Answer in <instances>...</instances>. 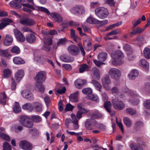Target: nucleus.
<instances>
[{"mask_svg": "<svg viewBox=\"0 0 150 150\" xmlns=\"http://www.w3.org/2000/svg\"><path fill=\"white\" fill-rule=\"evenodd\" d=\"M144 105L146 109L150 110V100H146L144 102Z\"/></svg>", "mask_w": 150, "mask_h": 150, "instance_id": "4d7b16f0", "label": "nucleus"}, {"mask_svg": "<svg viewBox=\"0 0 150 150\" xmlns=\"http://www.w3.org/2000/svg\"><path fill=\"white\" fill-rule=\"evenodd\" d=\"M22 108L24 110H30L32 109L33 106L31 104L27 103L23 105Z\"/></svg>", "mask_w": 150, "mask_h": 150, "instance_id": "864d4df0", "label": "nucleus"}, {"mask_svg": "<svg viewBox=\"0 0 150 150\" xmlns=\"http://www.w3.org/2000/svg\"><path fill=\"white\" fill-rule=\"evenodd\" d=\"M3 150H12V148L9 143L7 142H4Z\"/></svg>", "mask_w": 150, "mask_h": 150, "instance_id": "de8ad7c7", "label": "nucleus"}, {"mask_svg": "<svg viewBox=\"0 0 150 150\" xmlns=\"http://www.w3.org/2000/svg\"><path fill=\"white\" fill-rule=\"evenodd\" d=\"M116 122L121 131L123 132H124V128L122 122L120 121H118L117 120V118L116 119Z\"/></svg>", "mask_w": 150, "mask_h": 150, "instance_id": "0e129e2a", "label": "nucleus"}, {"mask_svg": "<svg viewBox=\"0 0 150 150\" xmlns=\"http://www.w3.org/2000/svg\"><path fill=\"white\" fill-rule=\"evenodd\" d=\"M46 73L44 71H40L36 74L35 79L36 82H42L45 79Z\"/></svg>", "mask_w": 150, "mask_h": 150, "instance_id": "4468645a", "label": "nucleus"}, {"mask_svg": "<svg viewBox=\"0 0 150 150\" xmlns=\"http://www.w3.org/2000/svg\"><path fill=\"white\" fill-rule=\"evenodd\" d=\"M67 50L70 54L74 56L78 55L79 53V48L74 45H70L67 48Z\"/></svg>", "mask_w": 150, "mask_h": 150, "instance_id": "6e6552de", "label": "nucleus"}, {"mask_svg": "<svg viewBox=\"0 0 150 150\" xmlns=\"http://www.w3.org/2000/svg\"><path fill=\"white\" fill-rule=\"evenodd\" d=\"M26 41L30 44L34 43L36 40V38L35 35L33 34L28 35L25 37Z\"/></svg>", "mask_w": 150, "mask_h": 150, "instance_id": "5701e85b", "label": "nucleus"}, {"mask_svg": "<svg viewBox=\"0 0 150 150\" xmlns=\"http://www.w3.org/2000/svg\"><path fill=\"white\" fill-rule=\"evenodd\" d=\"M97 124L96 122L93 119H90L86 120L85 123V127L88 130H91Z\"/></svg>", "mask_w": 150, "mask_h": 150, "instance_id": "f8f14e48", "label": "nucleus"}, {"mask_svg": "<svg viewBox=\"0 0 150 150\" xmlns=\"http://www.w3.org/2000/svg\"><path fill=\"white\" fill-rule=\"evenodd\" d=\"M144 90L146 94H150V83L147 82L145 83Z\"/></svg>", "mask_w": 150, "mask_h": 150, "instance_id": "f704fd0d", "label": "nucleus"}, {"mask_svg": "<svg viewBox=\"0 0 150 150\" xmlns=\"http://www.w3.org/2000/svg\"><path fill=\"white\" fill-rule=\"evenodd\" d=\"M7 96L5 92H3L0 94V103L4 105L6 103Z\"/></svg>", "mask_w": 150, "mask_h": 150, "instance_id": "c85d7f7f", "label": "nucleus"}, {"mask_svg": "<svg viewBox=\"0 0 150 150\" xmlns=\"http://www.w3.org/2000/svg\"><path fill=\"white\" fill-rule=\"evenodd\" d=\"M141 21L142 20L140 18L138 19L137 20H136V19H134L132 21V23L133 25L132 27V28H134L138 25L139 24Z\"/></svg>", "mask_w": 150, "mask_h": 150, "instance_id": "603ef678", "label": "nucleus"}, {"mask_svg": "<svg viewBox=\"0 0 150 150\" xmlns=\"http://www.w3.org/2000/svg\"><path fill=\"white\" fill-rule=\"evenodd\" d=\"M29 133L34 136H37L39 135V133L37 130L35 129H30L29 131Z\"/></svg>", "mask_w": 150, "mask_h": 150, "instance_id": "5fc2aeb1", "label": "nucleus"}, {"mask_svg": "<svg viewBox=\"0 0 150 150\" xmlns=\"http://www.w3.org/2000/svg\"><path fill=\"white\" fill-rule=\"evenodd\" d=\"M23 96L27 99L29 100H31L33 99L34 97L32 94L29 91L25 90L23 91L22 93Z\"/></svg>", "mask_w": 150, "mask_h": 150, "instance_id": "6ab92c4d", "label": "nucleus"}, {"mask_svg": "<svg viewBox=\"0 0 150 150\" xmlns=\"http://www.w3.org/2000/svg\"><path fill=\"white\" fill-rule=\"evenodd\" d=\"M93 62L97 66L100 67L102 64H105V63L103 62H100L97 60H94Z\"/></svg>", "mask_w": 150, "mask_h": 150, "instance_id": "338daca9", "label": "nucleus"}, {"mask_svg": "<svg viewBox=\"0 0 150 150\" xmlns=\"http://www.w3.org/2000/svg\"><path fill=\"white\" fill-rule=\"evenodd\" d=\"M37 8L38 11L45 12L47 15H50L51 17L56 22L59 23H60L62 22L63 21L62 17L59 13L56 12H52L51 13L47 9L44 7L37 6Z\"/></svg>", "mask_w": 150, "mask_h": 150, "instance_id": "f257e3e1", "label": "nucleus"}, {"mask_svg": "<svg viewBox=\"0 0 150 150\" xmlns=\"http://www.w3.org/2000/svg\"><path fill=\"white\" fill-rule=\"evenodd\" d=\"M139 75V72L137 70L134 69L132 70L129 74L128 77L131 80L134 79Z\"/></svg>", "mask_w": 150, "mask_h": 150, "instance_id": "a878e982", "label": "nucleus"}, {"mask_svg": "<svg viewBox=\"0 0 150 150\" xmlns=\"http://www.w3.org/2000/svg\"><path fill=\"white\" fill-rule=\"evenodd\" d=\"M124 122L126 126L127 127H130L132 125V121L128 117H125L123 119Z\"/></svg>", "mask_w": 150, "mask_h": 150, "instance_id": "4c0bfd02", "label": "nucleus"}, {"mask_svg": "<svg viewBox=\"0 0 150 150\" xmlns=\"http://www.w3.org/2000/svg\"><path fill=\"white\" fill-rule=\"evenodd\" d=\"M10 5L11 6L17 9L20 8L22 7L21 4L13 1L10 2Z\"/></svg>", "mask_w": 150, "mask_h": 150, "instance_id": "ea45409f", "label": "nucleus"}, {"mask_svg": "<svg viewBox=\"0 0 150 150\" xmlns=\"http://www.w3.org/2000/svg\"><path fill=\"white\" fill-rule=\"evenodd\" d=\"M101 95L102 96L103 99L104 101H106L108 99V96L105 92H102Z\"/></svg>", "mask_w": 150, "mask_h": 150, "instance_id": "774afa93", "label": "nucleus"}, {"mask_svg": "<svg viewBox=\"0 0 150 150\" xmlns=\"http://www.w3.org/2000/svg\"><path fill=\"white\" fill-rule=\"evenodd\" d=\"M139 65L145 69L146 71H149V63L145 59H142L140 60L139 63Z\"/></svg>", "mask_w": 150, "mask_h": 150, "instance_id": "a211bd4d", "label": "nucleus"}, {"mask_svg": "<svg viewBox=\"0 0 150 150\" xmlns=\"http://www.w3.org/2000/svg\"><path fill=\"white\" fill-rule=\"evenodd\" d=\"M88 97L89 99L96 102L99 101L98 97L96 95L91 94L88 96Z\"/></svg>", "mask_w": 150, "mask_h": 150, "instance_id": "58836bf2", "label": "nucleus"}, {"mask_svg": "<svg viewBox=\"0 0 150 150\" xmlns=\"http://www.w3.org/2000/svg\"><path fill=\"white\" fill-rule=\"evenodd\" d=\"M130 146L132 150H143L142 147L134 144H131L130 145Z\"/></svg>", "mask_w": 150, "mask_h": 150, "instance_id": "a18cd8bd", "label": "nucleus"}, {"mask_svg": "<svg viewBox=\"0 0 150 150\" xmlns=\"http://www.w3.org/2000/svg\"><path fill=\"white\" fill-rule=\"evenodd\" d=\"M130 94L131 98L129 101L132 104L134 105H137L139 102V97L135 91H131L130 92Z\"/></svg>", "mask_w": 150, "mask_h": 150, "instance_id": "9b49d317", "label": "nucleus"}, {"mask_svg": "<svg viewBox=\"0 0 150 150\" xmlns=\"http://www.w3.org/2000/svg\"><path fill=\"white\" fill-rule=\"evenodd\" d=\"M111 56L113 59L112 63L114 65H120L124 63L122 59L124 57V56L121 51H116L111 54Z\"/></svg>", "mask_w": 150, "mask_h": 150, "instance_id": "f03ea898", "label": "nucleus"}, {"mask_svg": "<svg viewBox=\"0 0 150 150\" xmlns=\"http://www.w3.org/2000/svg\"><path fill=\"white\" fill-rule=\"evenodd\" d=\"M143 54L144 57L147 59L150 58V49L148 47H146L143 51Z\"/></svg>", "mask_w": 150, "mask_h": 150, "instance_id": "72a5a7b5", "label": "nucleus"}, {"mask_svg": "<svg viewBox=\"0 0 150 150\" xmlns=\"http://www.w3.org/2000/svg\"><path fill=\"white\" fill-rule=\"evenodd\" d=\"M126 113L130 115H134L136 114V112L135 110L132 108H127L126 110Z\"/></svg>", "mask_w": 150, "mask_h": 150, "instance_id": "6e6d98bb", "label": "nucleus"}, {"mask_svg": "<svg viewBox=\"0 0 150 150\" xmlns=\"http://www.w3.org/2000/svg\"><path fill=\"white\" fill-rule=\"evenodd\" d=\"M108 23V21L107 20H104L103 21H100L98 20L96 24H98L100 26H102Z\"/></svg>", "mask_w": 150, "mask_h": 150, "instance_id": "680f3d73", "label": "nucleus"}, {"mask_svg": "<svg viewBox=\"0 0 150 150\" xmlns=\"http://www.w3.org/2000/svg\"><path fill=\"white\" fill-rule=\"evenodd\" d=\"M74 107L70 104H67L65 110V111H72Z\"/></svg>", "mask_w": 150, "mask_h": 150, "instance_id": "052dcab7", "label": "nucleus"}, {"mask_svg": "<svg viewBox=\"0 0 150 150\" xmlns=\"http://www.w3.org/2000/svg\"><path fill=\"white\" fill-rule=\"evenodd\" d=\"M103 85L106 84H110L111 81L109 76L108 75H106L101 79Z\"/></svg>", "mask_w": 150, "mask_h": 150, "instance_id": "473e14b6", "label": "nucleus"}, {"mask_svg": "<svg viewBox=\"0 0 150 150\" xmlns=\"http://www.w3.org/2000/svg\"><path fill=\"white\" fill-rule=\"evenodd\" d=\"M83 46L86 51H89L91 50V41L89 37H87L86 39L84 40L83 43Z\"/></svg>", "mask_w": 150, "mask_h": 150, "instance_id": "f3484780", "label": "nucleus"}, {"mask_svg": "<svg viewBox=\"0 0 150 150\" xmlns=\"http://www.w3.org/2000/svg\"><path fill=\"white\" fill-rule=\"evenodd\" d=\"M8 50H0V56L7 58L9 57V54L8 51Z\"/></svg>", "mask_w": 150, "mask_h": 150, "instance_id": "79ce46f5", "label": "nucleus"}, {"mask_svg": "<svg viewBox=\"0 0 150 150\" xmlns=\"http://www.w3.org/2000/svg\"><path fill=\"white\" fill-rule=\"evenodd\" d=\"M87 81L86 80H82L78 79L74 81V85L75 87L78 89L81 88L83 85L86 84Z\"/></svg>", "mask_w": 150, "mask_h": 150, "instance_id": "aec40b11", "label": "nucleus"}, {"mask_svg": "<svg viewBox=\"0 0 150 150\" xmlns=\"http://www.w3.org/2000/svg\"><path fill=\"white\" fill-rule=\"evenodd\" d=\"M91 83L93 84L97 90L100 92L102 91V86L99 82L95 80H92Z\"/></svg>", "mask_w": 150, "mask_h": 150, "instance_id": "bb28decb", "label": "nucleus"}, {"mask_svg": "<svg viewBox=\"0 0 150 150\" xmlns=\"http://www.w3.org/2000/svg\"><path fill=\"white\" fill-rule=\"evenodd\" d=\"M35 89L41 93H43L45 91V88L42 83L36 82L35 85Z\"/></svg>", "mask_w": 150, "mask_h": 150, "instance_id": "412c9836", "label": "nucleus"}, {"mask_svg": "<svg viewBox=\"0 0 150 150\" xmlns=\"http://www.w3.org/2000/svg\"><path fill=\"white\" fill-rule=\"evenodd\" d=\"M92 71H93V75L99 79L100 74L98 69L96 67H94L92 69Z\"/></svg>", "mask_w": 150, "mask_h": 150, "instance_id": "a19ab883", "label": "nucleus"}, {"mask_svg": "<svg viewBox=\"0 0 150 150\" xmlns=\"http://www.w3.org/2000/svg\"><path fill=\"white\" fill-rule=\"evenodd\" d=\"M79 93V91H76L74 93L71 94L69 96L70 101L75 103L78 102L77 95Z\"/></svg>", "mask_w": 150, "mask_h": 150, "instance_id": "393cba45", "label": "nucleus"}, {"mask_svg": "<svg viewBox=\"0 0 150 150\" xmlns=\"http://www.w3.org/2000/svg\"><path fill=\"white\" fill-rule=\"evenodd\" d=\"M70 11L74 14H82L85 13V10L83 6L79 5L72 7L70 10Z\"/></svg>", "mask_w": 150, "mask_h": 150, "instance_id": "0eeeda50", "label": "nucleus"}, {"mask_svg": "<svg viewBox=\"0 0 150 150\" xmlns=\"http://www.w3.org/2000/svg\"><path fill=\"white\" fill-rule=\"evenodd\" d=\"M19 146L24 150H31L33 147L32 144L26 140L21 141L19 142Z\"/></svg>", "mask_w": 150, "mask_h": 150, "instance_id": "1a4fd4ad", "label": "nucleus"}, {"mask_svg": "<svg viewBox=\"0 0 150 150\" xmlns=\"http://www.w3.org/2000/svg\"><path fill=\"white\" fill-rule=\"evenodd\" d=\"M95 14L100 18L104 19L107 17L109 13L107 8L104 7H99L95 10Z\"/></svg>", "mask_w": 150, "mask_h": 150, "instance_id": "39448f33", "label": "nucleus"}, {"mask_svg": "<svg viewBox=\"0 0 150 150\" xmlns=\"http://www.w3.org/2000/svg\"><path fill=\"white\" fill-rule=\"evenodd\" d=\"M61 60L65 62H70L74 60V58L71 57L68 54L64 53L61 55L60 57Z\"/></svg>", "mask_w": 150, "mask_h": 150, "instance_id": "2eb2a0df", "label": "nucleus"}, {"mask_svg": "<svg viewBox=\"0 0 150 150\" xmlns=\"http://www.w3.org/2000/svg\"><path fill=\"white\" fill-rule=\"evenodd\" d=\"M0 137L7 141H10V137L9 136L1 132H0Z\"/></svg>", "mask_w": 150, "mask_h": 150, "instance_id": "09e8293b", "label": "nucleus"}, {"mask_svg": "<svg viewBox=\"0 0 150 150\" xmlns=\"http://www.w3.org/2000/svg\"><path fill=\"white\" fill-rule=\"evenodd\" d=\"M112 35H116L120 34L121 33V30L118 29L113 30L111 32Z\"/></svg>", "mask_w": 150, "mask_h": 150, "instance_id": "69168bd1", "label": "nucleus"}, {"mask_svg": "<svg viewBox=\"0 0 150 150\" xmlns=\"http://www.w3.org/2000/svg\"><path fill=\"white\" fill-rule=\"evenodd\" d=\"M20 124L27 128H30L33 126V123L30 119L25 116H21L18 118Z\"/></svg>", "mask_w": 150, "mask_h": 150, "instance_id": "20e7f679", "label": "nucleus"}, {"mask_svg": "<svg viewBox=\"0 0 150 150\" xmlns=\"http://www.w3.org/2000/svg\"><path fill=\"white\" fill-rule=\"evenodd\" d=\"M66 42V39L65 38H62L60 39L57 42V45L58 46H60L64 44Z\"/></svg>", "mask_w": 150, "mask_h": 150, "instance_id": "bf43d9fd", "label": "nucleus"}, {"mask_svg": "<svg viewBox=\"0 0 150 150\" xmlns=\"http://www.w3.org/2000/svg\"><path fill=\"white\" fill-rule=\"evenodd\" d=\"M103 116V114L100 113L98 110H96L92 114L93 117L96 118L102 117Z\"/></svg>", "mask_w": 150, "mask_h": 150, "instance_id": "37998d69", "label": "nucleus"}, {"mask_svg": "<svg viewBox=\"0 0 150 150\" xmlns=\"http://www.w3.org/2000/svg\"><path fill=\"white\" fill-rule=\"evenodd\" d=\"M108 74L112 79H117L120 76L121 73L117 69L113 68L109 71Z\"/></svg>", "mask_w": 150, "mask_h": 150, "instance_id": "423d86ee", "label": "nucleus"}, {"mask_svg": "<svg viewBox=\"0 0 150 150\" xmlns=\"http://www.w3.org/2000/svg\"><path fill=\"white\" fill-rule=\"evenodd\" d=\"M82 93L86 95H88L91 94L92 92V90L89 88H84L82 90Z\"/></svg>", "mask_w": 150, "mask_h": 150, "instance_id": "3c124183", "label": "nucleus"}, {"mask_svg": "<svg viewBox=\"0 0 150 150\" xmlns=\"http://www.w3.org/2000/svg\"><path fill=\"white\" fill-rule=\"evenodd\" d=\"M59 85H57L56 87L55 90L56 93L59 94L64 93L66 90V87H63L62 88L60 89L59 88Z\"/></svg>", "mask_w": 150, "mask_h": 150, "instance_id": "c9c22d12", "label": "nucleus"}, {"mask_svg": "<svg viewBox=\"0 0 150 150\" xmlns=\"http://www.w3.org/2000/svg\"><path fill=\"white\" fill-rule=\"evenodd\" d=\"M20 23L27 26H31L35 24V21L31 18H22L20 20Z\"/></svg>", "mask_w": 150, "mask_h": 150, "instance_id": "9d476101", "label": "nucleus"}, {"mask_svg": "<svg viewBox=\"0 0 150 150\" xmlns=\"http://www.w3.org/2000/svg\"><path fill=\"white\" fill-rule=\"evenodd\" d=\"M12 52L17 54H19L20 52V50L18 47L16 46H14L13 47L11 50Z\"/></svg>", "mask_w": 150, "mask_h": 150, "instance_id": "c03bdc74", "label": "nucleus"}, {"mask_svg": "<svg viewBox=\"0 0 150 150\" xmlns=\"http://www.w3.org/2000/svg\"><path fill=\"white\" fill-rule=\"evenodd\" d=\"M89 67L86 64H83L81 65L79 68V71L81 73H82L85 71H88Z\"/></svg>", "mask_w": 150, "mask_h": 150, "instance_id": "7c9ffc66", "label": "nucleus"}, {"mask_svg": "<svg viewBox=\"0 0 150 150\" xmlns=\"http://www.w3.org/2000/svg\"><path fill=\"white\" fill-rule=\"evenodd\" d=\"M32 118L33 121L35 122H38L41 120V118L39 116L33 115L32 116Z\"/></svg>", "mask_w": 150, "mask_h": 150, "instance_id": "13d9d810", "label": "nucleus"}, {"mask_svg": "<svg viewBox=\"0 0 150 150\" xmlns=\"http://www.w3.org/2000/svg\"><path fill=\"white\" fill-rule=\"evenodd\" d=\"M86 21L90 24H96L98 20L91 17H89L87 19Z\"/></svg>", "mask_w": 150, "mask_h": 150, "instance_id": "49530a36", "label": "nucleus"}, {"mask_svg": "<svg viewBox=\"0 0 150 150\" xmlns=\"http://www.w3.org/2000/svg\"><path fill=\"white\" fill-rule=\"evenodd\" d=\"M107 54L106 52H101L98 56V59L101 61L104 62L107 58Z\"/></svg>", "mask_w": 150, "mask_h": 150, "instance_id": "cd10ccee", "label": "nucleus"}, {"mask_svg": "<svg viewBox=\"0 0 150 150\" xmlns=\"http://www.w3.org/2000/svg\"><path fill=\"white\" fill-rule=\"evenodd\" d=\"M62 66L67 71H70L72 69V67L70 64H64L62 65Z\"/></svg>", "mask_w": 150, "mask_h": 150, "instance_id": "e2e57ef3", "label": "nucleus"}, {"mask_svg": "<svg viewBox=\"0 0 150 150\" xmlns=\"http://www.w3.org/2000/svg\"><path fill=\"white\" fill-rule=\"evenodd\" d=\"M13 62L16 64H20L25 63L24 60L22 58L19 57H15L13 59Z\"/></svg>", "mask_w": 150, "mask_h": 150, "instance_id": "c756f323", "label": "nucleus"}, {"mask_svg": "<svg viewBox=\"0 0 150 150\" xmlns=\"http://www.w3.org/2000/svg\"><path fill=\"white\" fill-rule=\"evenodd\" d=\"M44 40L45 46L43 47V49L47 52H48L51 50V47L50 45L52 44V40L51 38H48L47 40L46 38H44Z\"/></svg>", "mask_w": 150, "mask_h": 150, "instance_id": "dca6fc26", "label": "nucleus"}, {"mask_svg": "<svg viewBox=\"0 0 150 150\" xmlns=\"http://www.w3.org/2000/svg\"><path fill=\"white\" fill-rule=\"evenodd\" d=\"M3 76L4 78H8L11 74V71L8 69H5L3 71Z\"/></svg>", "mask_w": 150, "mask_h": 150, "instance_id": "8fccbe9b", "label": "nucleus"}, {"mask_svg": "<svg viewBox=\"0 0 150 150\" xmlns=\"http://www.w3.org/2000/svg\"><path fill=\"white\" fill-rule=\"evenodd\" d=\"M104 107L107 111L108 112H111V103L109 101L105 102Z\"/></svg>", "mask_w": 150, "mask_h": 150, "instance_id": "e433bc0d", "label": "nucleus"}, {"mask_svg": "<svg viewBox=\"0 0 150 150\" xmlns=\"http://www.w3.org/2000/svg\"><path fill=\"white\" fill-rule=\"evenodd\" d=\"M125 95L123 94L119 95L117 98L113 99L112 100V103L114 108L116 109L119 110H123L125 107V105L121 101L118 100L119 98H123Z\"/></svg>", "mask_w": 150, "mask_h": 150, "instance_id": "7ed1b4c3", "label": "nucleus"}, {"mask_svg": "<svg viewBox=\"0 0 150 150\" xmlns=\"http://www.w3.org/2000/svg\"><path fill=\"white\" fill-rule=\"evenodd\" d=\"M13 41V38L12 36L10 35L7 34L3 42V44L5 45L8 46L11 45Z\"/></svg>", "mask_w": 150, "mask_h": 150, "instance_id": "4be33fe9", "label": "nucleus"}, {"mask_svg": "<svg viewBox=\"0 0 150 150\" xmlns=\"http://www.w3.org/2000/svg\"><path fill=\"white\" fill-rule=\"evenodd\" d=\"M13 32L16 39L19 42H23L25 40V36L18 30L16 28L14 29Z\"/></svg>", "mask_w": 150, "mask_h": 150, "instance_id": "ddd939ff", "label": "nucleus"}, {"mask_svg": "<svg viewBox=\"0 0 150 150\" xmlns=\"http://www.w3.org/2000/svg\"><path fill=\"white\" fill-rule=\"evenodd\" d=\"M24 76V72L22 69L19 70L15 75V78L16 80L19 82Z\"/></svg>", "mask_w": 150, "mask_h": 150, "instance_id": "b1692460", "label": "nucleus"}, {"mask_svg": "<svg viewBox=\"0 0 150 150\" xmlns=\"http://www.w3.org/2000/svg\"><path fill=\"white\" fill-rule=\"evenodd\" d=\"M14 112L16 113H18L21 111V109L19 103L17 102H15L13 108Z\"/></svg>", "mask_w": 150, "mask_h": 150, "instance_id": "2f4dec72", "label": "nucleus"}]
</instances>
